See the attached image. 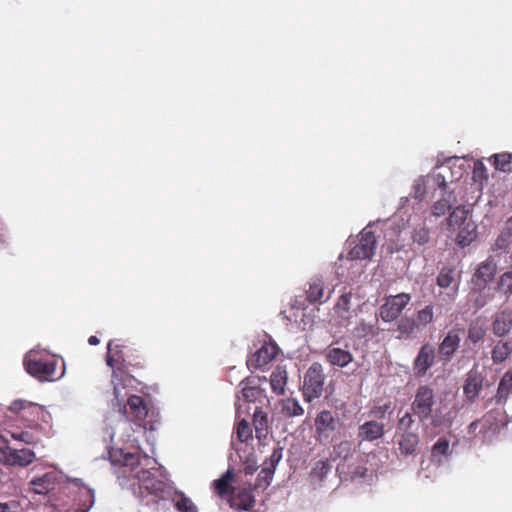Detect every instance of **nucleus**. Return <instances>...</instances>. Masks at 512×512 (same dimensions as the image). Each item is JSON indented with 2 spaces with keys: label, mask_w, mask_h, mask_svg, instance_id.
<instances>
[{
  "label": "nucleus",
  "mask_w": 512,
  "mask_h": 512,
  "mask_svg": "<svg viewBox=\"0 0 512 512\" xmlns=\"http://www.w3.org/2000/svg\"><path fill=\"white\" fill-rule=\"evenodd\" d=\"M28 374L39 381H56L65 374V362L55 356L31 351L23 361Z\"/></svg>",
  "instance_id": "f257e3e1"
},
{
  "label": "nucleus",
  "mask_w": 512,
  "mask_h": 512,
  "mask_svg": "<svg viewBox=\"0 0 512 512\" xmlns=\"http://www.w3.org/2000/svg\"><path fill=\"white\" fill-rule=\"evenodd\" d=\"M9 411L16 414L31 429L40 428V422H46L48 417L43 406L21 399L13 401L9 406Z\"/></svg>",
  "instance_id": "f03ea898"
},
{
  "label": "nucleus",
  "mask_w": 512,
  "mask_h": 512,
  "mask_svg": "<svg viewBox=\"0 0 512 512\" xmlns=\"http://www.w3.org/2000/svg\"><path fill=\"white\" fill-rule=\"evenodd\" d=\"M325 374L319 362L310 365L304 375L302 395L306 402H312L322 396L324 390Z\"/></svg>",
  "instance_id": "7ed1b4c3"
},
{
  "label": "nucleus",
  "mask_w": 512,
  "mask_h": 512,
  "mask_svg": "<svg viewBox=\"0 0 512 512\" xmlns=\"http://www.w3.org/2000/svg\"><path fill=\"white\" fill-rule=\"evenodd\" d=\"M340 426L341 421L336 413L327 409L320 411L314 419L316 441L319 443L329 442Z\"/></svg>",
  "instance_id": "20e7f679"
},
{
  "label": "nucleus",
  "mask_w": 512,
  "mask_h": 512,
  "mask_svg": "<svg viewBox=\"0 0 512 512\" xmlns=\"http://www.w3.org/2000/svg\"><path fill=\"white\" fill-rule=\"evenodd\" d=\"M435 405L434 390L428 385H420L411 403V410L420 422L425 423L433 412Z\"/></svg>",
  "instance_id": "39448f33"
},
{
  "label": "nucleus",
  "mask_w": 512,
  "mask_h": 512,
  "mask_svg": "<svg viewBox=\"0 0 512 512\" xmlns=\"http://www.w3.org/2000/svg\"><path fill=\"white\" fill-rule=\"evenodd\" d=\"M411 301V295L408 293H399L388 296L384 304L380 307V317L385 322L396 320L406 306Z\"/></svg>",
  "instance_id": "423d86ee"
},
{
  "label": "nucleus",
  "mask_w": 512,
  "mask_h": 512,
  "mask_svg": "<svg viewBox=\"0 0 512 512\" xmlns=\"http://www.w3.org/2000/svg\"><path fill=\"white\" fill-rule=\"evenodd\" d=\"M433 183L437 184L438 187L434 191V197L438 200L433 204L431 214L438 218L445 215L446 211L451 207V201L454 200L451 191H448L447 183L444 177L440 174L433 176Z\"/></svg>",
  "instance_id": "0eeeda50"
},
{
  "label": "nucleus",
  "mask_w": 512,
  "mask_h": 512,
  "mask_svg": "<svg viewBox=\"0 0 512 512\" xmlns=\"http://www.w3.org/2000/svg\"><path fill=\"white\" fill-rule=\"evenodd\" d=\"M464 328L455 326L451 328L438 345V354L442 361L450 362L460 348Z\"/></svg>",
  "instance_id": "6e6552de"
},
{
  "label": "nucleus",
  "mask_w": 512,
  "mask_h": 512,
  "mask_svg": "<svg viewBox=\"0 0 512 512\" xmlns=\"http://www.w3.org/2000/svg\"><path fill=\"white\" fill-rule=\"evenodd\" d=\"M124 346L110 341L107 346V365L112 369L114 377L122 378L129 372V363L126 360Z\"/></svg>",
  "instance_id": "1a4fd4ad"
},
{
  "label": "nucleus",
  "mask_w": 512,
  "mask_h": 512,
  "mask_svg": "<svg viewBox=\"0 0 512 512\" xmlns=\"http://www.w3.org/2000/svg\"><path fill=\"white\" fill-rule=\"evenodd\" d=\"M436 349L431 343H424L413 361V371L416 377H424L434 365Z\"/></svg>",
  "instance_id": "9d476101"
},
{
  "label": "nucleus",
  "mask_w": 512,
  "mask_h": 512,
  "mask_svg": "<svg viewBox=\"0 0 512 512\" xmlns=\"http://www.w3.org/2000/svg\"><path fill=\"white\" fill-rule=\"evenodd\" d=\"M36 458L34 451L30 449H13L9 446L0 448V460L7 465L25 467Z\"/></svg>",
  "instance_id": "9b49d317"
},
{
  "label": "nucleus",
  "mask_w": 512,
  "mask_h": 512,
  "mask_svg": "<svg viewBox=\"0 0 512 512\" xmlns=\"http://www.w3.org/2000/svg\"><path fill=\"white\" fill-rule=\"evenodd\" d=\"M278 353L279 348L275 343H264L260 349L247 359V367L251 370L262 369L273 361Z\"/></svg>",
  "instance_id": "f8f14e48"
},
{
  "label": "nucleus",
  "mask_w": 512,
  "mask_h": 512,
  "mask_svg": "<svg viewBox=\"0 0 512 512\" xmlns=\"http://www.w3.org/2000/svg\"><path fill=\"white\" fill-rule=\"evenodd\" d=\"M376 239L371 231L365 227L361 233L359 242L350 250L349 256L351 259H369L374 254Z\"/></svg>",
  "instance_id": "ddd939ff"
},
{
  "label": "nucleus",
  "mask_w": 512,
  "mask_h": 512,
  "mask_svg": "<svg viewBox=\"0 0 512 512\" xmlns=\"http://www.w3.org/2000/svg\"><path fill=\"white\" fill-rule=\"evenodd\" d=\"M123 414L127 420L135 422L140 426L148 414L147 403L143 397L131 395L123 408Z\"/></svg>",
  "instance_id": "4468645a"
},
{
  "label": "nucleus",
  "mask_w": 512,
  "mask_h": 512,
  "mask_svg": "<svg viewBox=\"0 0 512 512\" xmlns=\"http://www.w3.org/2000/svg\"><path fill=\"white\" fill-rule=\"evenodd\" d=\"M479 420L481 423L479 432L484 437L496 435L505 425L504 413L499 409L486 412Z\"/></svg>",
  "instance_id": "2eb2a0df"
},
{
  "label": "nucleus",
  "mask_w": 512,
  "mask_h": 512,
  "mask_svg": "<svg viewBox=\"0 0 512 512\" xmlns=\"http://www.w3.org/2000/svg\"><path fill=\"white\" fill-rule=\"evenodd\" d=\"M227 502L238 511H251L255 505L251 487H236Z\"/></svg>",
  "instance_id": "dca6fc26"
},
{
  "label": "nucleus",
  "mask_w": 512,
  "mask_h": 512,
  "mask_svg": "<svg viewBox=\"0 0 512 512\" xmlns=\"http://www.w3.org/2000/svg\"><path fill=\"white\" fill-rule=\"evenodd\" d=\"M497 272L496 263L488 258L480 263L472 277V283L478 290H483L494 279Z\"/></svg>",
  "instance_id": "f3484780"
},
{
  "label": "nucleus",
  "mask_w": 512,
  "mask_h": 512,
  "mask_svg": "<svg viewBox=\"0 0 512 512\" xmlns=\"http://www.w3.org/2000/svg\"><path fill=\"white\" fill-rule=\"evenodd\" d=\"M139 479V489L141 493L146 492L147 494L155 495L157 497L162 496L166 488V483L156 476L152 475L147 470H142L140 474H138Z\"/></svg>",
  "instance_id": "a211bd4d"
},
{
  "label": "nucleus",
  "mask_w": 512,
  "mask_h": 512,
  "mask_svg": "<svg viewBox=\"0 0 512 512\" xmlns=\"http://www.w3.org/2000/svg\"><path fill=\"white\" fill-rule=\"evenodd\" d=\"M484 377L481 372L476 369L470 370L463 385V393L466 399L473 403L483 388Z\"/></svg>",
  "instance_id": "6ab92c4d"
},
{
  "label": "nucleus",
  "mask_w": 512,
  "mask_h": 512,
  "mask_svg": "<svg viewBox=\"0 0 512 512\" xmlns=\"http://www.w3.org/2000/svg\"><path fill=\"white\" fill-rule=\"evenodd\" d=\"M234 472L228 469L220 478L214 480L211 484L213 493L222 500H228L236 487L232 486Z\"/></svg>",
  "instance_id": "aec40b11"
},
{
  "label": "nucleus",
  "mask_w": 512,
  "mask_h": 512,
  "mask_svg": "<svg viewBox=\"0 0 512 512\" xmlns=\"http://www.w3.org/2000/svg\"><path fill=\"white\" fill-rule=\"evenodd\" d=\"M325 359L332 366L344 368L353 361L354 357L349 349L331 344L325 352Z\"/></svg>",
  "instance_id": "412c9836"
},
{
  "label": "nucleus",
  "mask_w": 512,
  "mask_h": 512,
  "mask_svg": "<svg viewBox=\"0 0 512 512\" xmlns=\"http://www.w3.org/2000/svg\"><path fill=\"white\" fill-rule=\"evenodd\" d=\"M512 330V310L497 313L492 322V332L498 338L507 336Z\"/></svg>",
  "instance_id": "4be33fe9"
},
{
  "label": "nucleus",
  "mask_w": 512,
  "mask_h": 512,
  "mask_svg": "<svg viewBox=\"0 0 512 512\" xmlns=\"http://www.w3.org/2000/svg\"><path fill=\"white\" fill-rule=\"evenodd\" d=\"M385 433V425L383 423H379L375 420L367 421L364 424L360 425L358 431V437L362 441H375L384 436Z\"/></svg>",
  "instance_id": "5701e85b"
},
{
  "label": "nucleus",
  "mask_w": 512,
  "mask_h": 512,
  "mask_svg": "<svg viewBox=\"0 0 512 512\" xmlns=\"http://www.w3.org/2000/svg\"><path fill=\"white\" fill-rule=\"evenodd\" d=\"M420 439L416 432L400 433L398 445L403 456H411L416 453Z\"/></svg>",
  "instance_id": "b1692460"
},
{
  "label": "nucleus",
  "mask_w": 512,
  "mask_h": 512,
  "mask_svg": "<svg viewBox=\"0 0 512 512\" xmlns=\"http://www.w3.org/2000/svg\"><path fill=\"white\" fill-rule=\"evenodd\" d=\"M253 426L255 429L256 438L261 441L266 439L269 433V420L268 414L262 410L261 407H256L253 413Z\"/></svg>",
  "instance_id": "393cba45"
},
{
  "label": "nucleus",
  "mask_w": 512,
  "mask_h": 512,
  "mask_svg": "<svg viewBox=\"0 0 512 512\" xmlns=\"http://www.w3.org/2000/svg\"><path fill=\"white\" fill-rule=\"evenodd\" d=\"M512 395V368L508 369L499 381L494 400L497 404L504 405Z\"/></svg>",
  "instance_id": "a878e982"
},
{
  "label": "nucleus",
  "mask_w": 512,
  "mask_h": 512,
  "mask_svg": "<svg viewBox=\"0 0 512 512\" xmlns=\"http://www.w3.org/2000/svg\"><path fill=\"white\" fill-rule=\"evenodd\" d=\"M512 355V340H498L492 347L491 359L494 364H502Z\"/></svg>",
  "instance_id": "bb28decb"
},
{
  "label": "nucleus",
  "mask_w": 512,
  "mask_h": 512,
  "mask_svg": "<svg viewBox=\"0 0 512 512\" xmlns=\"http://www.w3.org/2000/svg\"><path fill=\"white\" fill-rule=\"evenodd\" d=\"M352 293H344L341 295L334 307L336 315L344 322L343 324H349L350 319L353 317V311L351 307Z\"/></svg>",
  "instance_id": "cd10ccee"
},
{
  "label": "nucleus",
  "mask_w": 512,
  "mask_h": 512,
  "mask_svg": "<svg viewBox=\"0 0 512 512\" xmlns=\"http://www.w3.org/2000/svg\"><path fill=\"white\" fill-rule=\"evenodd\" d=\"M332 465L329 459L319 460L312 467L309 473V480L312 484L322 483L331 472Z\"/></svg>",
  "instance_id": "c85d7f7f"
},
{
  "label": "nucleus",
  "mask_w": 512,
  "mask_h": 512,
  "mask_svg": "<svg viewBox=\"0 0 512 512\" xmlns=\"http://www.w3.org/2000/svg\"><path fill=\"white\" fill-rule=\"evenodd\" d=\"M287 379L288 375L286 369L282 366H277L270 376V385L272 391L277 395L284 394Z\"/></svg>",
  "instance_id": "c756f323"
},
{
  "label": "nucleus",
  "mask_w": 512,
  "mask_h": 512,
  "mask_svg": "<svg viewBox=\"0 0 512 512\" xmlns=\"http://www.w3.org/2000/svg\"><path fill=\"white\" fill-rule=\"evenodd\" d=\"M455 242L464 248L470 245L478 236L477 226H457Z\"/></svg>",
  "instance_id": "7c9ffc66"
},
{
  "label": "nucleus",
  "mask_w": 512,
  "mask_h": 512,
  "mask_svg": "<svg viewBox=\"0 0 512 512\" xmlns=\"http://www.w3.org/2000/svg\"><path fill=\"white\" fill-rule=\"evenodd\" d=\"M31 490L40 495L47 494L54 487V477L51 473H46L41 477L30 481Z\"/></svg>",
  "instance_id": "2f4dec72"
},
{
  "label": "nucleus",
  "mask_w": 512,
  "mask_h": 512,
  "mask_svg": "<svg viewBox=\"0 0 512 512\" xmlns=\"http://www.w3.org/2000/svg\"><path fill=\"white\" fill-rule=\"evenodd\" d=\"M280 413L285 417H297L304 414V409L295 398L282 399L279 402Z\"/></svg>",
  "instance_id": "473e14b6"
},
{
  "label": "nucleus",
  "mask_w": 512,
  "mask_h": 512,
  "mask_svg": "<svg viewBox=\"0 0 512 512\" xmlns=\"http://www.w3.org/2000/svg\"><path fill=\"white\" fill-rule=\"evenodd\" d=\"M418 326L412 317H402L397 321L396 331L399 333L398 339H408L411 335L418 330Z\"/></svg>",
  "instance_id": "72a5a7b5"
},
{
  "label": "nucleus",
  "mask_w": 512,
  "mask_h": 512,
  "mask_svg": "<svg viewBox=\"0 0 512 512\" xmlns=\"http://www.w3.org/2000/svg\"><path fill=\"white\" fill-rule=\"evenodd\" d=\"M95 502L94 491L86 486L80 489L77 498V512H88Z\"/></svg>",
  "instance_id": "f704fd0d"
},
{
  "label": "nucleus",
  "mask_w": 512,
  "mask_h": 512,
  "mask_svg": "<svg viewBox=\"0 0 512 512\" xmlns=\"http://www.w3.org/2000/svg\"><path fill=\"white\" fill-rule=\"evenodd\" d=\"M496 170L501 172H512V153L503 152L494 154L489 159Z\"/></svg>",
  "instance_id": "c9c22d12"
},
{
  "label": "nucleus",
  "mask_w": 512,
  "mask_h": 512,
  "mask_svg": "<svg viewBox=\"0 0 512 512\" xmlns=\"http://www.w3.org/2000/svg\"><path fill=\"white\" fill-rule=\"evenodd\" d=\"M487 334V327L480 320L472 321L468 326V340L476 344L482 341Z\"/></svg>",
  "instance_id": "e433bc0d"
},
{
  "label": "nucleus",
  "mask_w": 512,
  "mask_h": 512,
  "mask_svg": "<svg viewBox=\"0 0 512 512\" xmlns=\"http://www.w3.org/2000/svg\"><path fill=\"white\" fill-rule=\"evenodd\" d=\"M352 454V443L348 440L340 441L335 444L330 452V461L338 459H347Z\"/></svg>",
  "instance_id": "4c0bfd02"
},
{
  "label": "nucleus",
  "mask_w": 512,
  "mask_h": 512,
  "mask_svg": "<svg viewBox=\"0 0 512 512\" xmlns=\"http://www.w3.org/2000/svg\"><path fill=\"white\" fill-rule=\"evenodd\" d=\"M324 296V283L321 279H313L309 283L307 290V299L310 303L323 302Z\"/></svg>",
  "instance_id": "58836bf2"
},
{
  "label": "nucleus",
  "mask_w": 512,
  "mask_h": 512,
  "mask_svg": "<svg viewBox=\"0 0 512 512\" xmlns=\"http://www.w3.org/2000/svg\"><path fill=\"white\" fill-rule=\"evenodd\" d=\"M449 454V440L440 437L432 447L431 459L433 462L441 463L442 457Z\"/></svg>",
  "instance_id": "ea45409f"
},
{
  "label": "nucleus",
  "mask_w": 512,
  "mask_h": 512,
  "mask_svg": "<svg viewBox=\"0 0 512 512\" xmlns=\"http://www.w3.org/2000/svg\"><path fill=\"white\" fill-rule=\"evenodd\" d=\"M418 328L425 327L431 324L434 321V307L429 304L424 308L420 309L416 313V318H414Z\"/></svg>",
  "instance_id": "a19ab883"
},
{
  "label": "nucleus",
  "mask_w": 512,
  "mask_h": 512,
  "mask_svg": "<svg viewBox=\"0 0 512 512\" xmlns=\"http://www.w3.org/2000/svg\"><path fill=\"white\" fill-rule=\"evenodd\" d=\"M281 459H282V448L281 447L275 448L273 450L272 454L270 455L269 459H267L263 463L261 473L266 474V475L274 474L275 469Z\"/></svg>",
  "instance_id": "79ce46f5"
},
{
  "label": "nucleus",
  "mask_w": 512,
  "mask_h": 512,
  "mask_svg": "<svg viewBox=\"0 0 512 512\" xmlns=\"http://www.w3.org/2000/svg\"><path fill=\"white\" fill-rule=\"evenodd\" d=\"M512 242V227H505L495 241V250H506Z\"/></svg>",
  "instance_id": "37998d69"
},
{
  "label": "nucleus",
  "mask_w": 512,
  "mask_h": 512,
  "mask_svg": "<svg viewBox=\"0 0 512 512\" xmlns=\"http://www.w3.org/2000/svg\"><path fill=\"white\" fill-rule=\"evenodd\" d=\"M236 435L238 440L241 441L242 443H246L252 439V428L250 427L247 420L242 419L237 423Z\"/></svg>",
  "instance_id": "c03bdc74"
},
{
  "label": "nucleus",
  "mask_w": 512,
  "mask_h": 512,
  "mask_svg": "<svg viewBox=\"0 0 512 512\" xmlns=\"http://www.w3.org/2000/svg\"><path fill=\"white\" fill-rule=\"evenodd\" d=\"M497 289L507 298L512 295V271H507L500 276Z\"/></svg>",
  "instance_id": "a18cd8bd"
},
{
  "label": "nucleus",
  "mask_w": 512,
  "mask_h": 512,
  "mask_svg": "<svg viewBox=\"0 0 512 512\" xmlns=\"http://www.w3.org/2000/svg\"><path fill=\"white\" fill-rule=\"evenodd\" d=\"M453 272V268H442L437 276V285L441 288H448L454 282Z\"/></svg>",
  "instance_id": "49530a36"
},
{
  "label": "nucleus",
  "mask_w": 512,
  "mask_h": 512,
  "mask_svg": "<svg viewBox=\"0 0 512 512\" xmlns=\"http://www.w3.org/2000/svg\"><path fill=\"white\" fill-rule=\"evenodd\" d=\"M468 217L469 210L462 206H458L450 214L448 224H464L468 220Z\"/></svg>",
  "instance_id": "de8ad7c7"
},
{
  "label": "nucleus",
  "mask_w": 512,
  "mask_h": 512,
  "mask_svg": "<svg viewBox=\"0 0 512 512\" xmlns=\"http://www.w3.org/2000/svg\"><path fill=\"white\" fill-rule=\"evenodd\" d=\"M10 436L14 440L23 442L28 445H36L40 442V438L36 437L30 431L11 432Z\"/></svg>",
  "instance_id": "09e8293b"
},
{
  "label": "nucleus",
  "mask_w": 512,
  "mask_h": 512,
  "mask_svg": "<svg viewBox=\"0 0 512 512\" xmlns=\"http://www.w3.org/2000/svg\"><path fill=\"white\" fill-rule=\"evenodd\" d=\"M175 507L180 512H198V509L193 501L186 497L183 493H181L179 498L176 500Z\"/></svg>",
  "instance_id": "8fccbe9b"
},
{
  "label": "nucleus",
  "mask_w": 512,
  "mask_h": 512,
  "mask_svg": "<svg viewBox=\"0 0 512 512\" xmlns=\"http://www.w3.org/2000/svg\"><path fill=\"white\" fill-rule=\"evenodd\" d=\"M261 390L256 386L245 385L238 395V399H243L246 402H255L260 396Z\"/></svg>",
  "instance_id": "3c124183"
},
{
  "label": "nucleus",
  "mask_w": 512,
  "mask_h": 512,
  "mask_svg": "<svg viewBox=\"0 0 512 512\" xmlns=\"http://www.w3.org/2000/svg\"><path fill=\"white\" fill-rule=\"evenodd\" d=\"M413 415L414 414H412L410 412H405L404 415L399 418L398 424H397V430L400 433L413 432L411 430L412 426L415 423Z\"/></svg>",
  "instance_id": "603ef678"
},
{
  "label": "nucleus",
  "mask_w": 512,
  "mask_h": 512,
  "mask_svg": "<svg viewBox=\"0 0 512 512\" xmlns=\"http://www.w3.org/2000/svg\"><path fill=\"white\" fill-rule=\"evenodd\" d=\"M427 182H430V179L426 180L424 177H420L415 180L413 184V193L416 199L422 200L424 198Z\"/></svg>",
  "instance_id": "864d4df0"
},
{
  "label": "nucleus",
  "mask_w": 512,
  "mask_h": 512,
  "mask_svg": "<svg viewBox=\"0 0 512 512\" xmlns=\"http://www.w3.org/2000/svg\"><path fill=\"white\" fill-rule=\"evenodd\" d=\"M413 241L419 245H423L429 241V231L426 226H421L414 231Z\"/></svg>",
  "instance_id": "5fc2aeb1"
},
{
  "label": "nucleus",
  "mask_w": 512,
  "mask_h": 512,
  "mask_svg": "<svg viewBox=\"0 0 512 512\" xmlns=\"http://www.w3.org/2000/svg\"><path fill=\"white\" fill-rule=\"evenodd\" d=\"M473 178L475 180H482V179L487 180L488 179L487 169H486L485 165L483 164V162L476 161L474 163Z\"/></svg>",
  "instance_id": "6e6d98bb"
},
{
  "label": "nucleus",
  "mask_w": 512,
  "mask_h": 512,
  "mask_svg": "<svg viewBox=\"0 0 512 512\" xmlns=\"http://www.w3.org/2000/svg\"><path fill=\"white\" fill-rule=\"evenodd\" d=\"M273 475L274 474L266 475V474H262L260 472L258 474L257 481L255 483V488H262V489L267 488L270 485V483H271Z\"/></svg>",
  "instance_id": "4d7b16f0"
},
{
  "label": "nucleus",
  "mask_w": 512,
  "mask_h": 512,
  "mask_svg": "<svg viewBox=\"0 0 512 512\" xmlns=\"http://www.w3.org/2000/svg\"><path fill=\"white\" fill-rule=\"evenodd\" d=\"M391 408V402H388L384 405L375 406L371 410V415L377 418H383L385 413Z\"/></svg>",
  "instance_id": "13d9d810"
},
{
  "label": "nucleus",
  "mask_w": 512,
  "mask_h": 512,
  "mask_svg": "<svg viewBox=\"0 0 512 512\" xmlns=\"http://www.w3.org/2000/svg\"><path fill=\"white\" fill-rule=\"evenodd\" d=\"M258 469V465L255 461H246L243 467V472L246 475L254 474Z\"/></svg>",
  "instance_id": "bf43d9fd"
},
{
  "label": "nucleus",
  "mask_w": 512,
  "mask_h": 512,
  "mask_svg": "<svg viewBox=\"0 0 512 512\" xmlns=\"http://www.w3.org/2000/svg\"><path fill=\"white\" fill-rule=\"evenodd\" d=\"M139 462V455L138 454H131L127 453L124 456V465L126 466H134L135 464H138Z\"/></svg>",
  "instance_id": "052dcab7"
},
{
  "label": "nucleus",
  "mask_w": 512,
  "mask_h": 512,
  "mask_svg": "<svg viewBox=\"0 0 512 512\" xmlns=\"http://www.w3.org/2000/svg\"><path fill=\"white\" fill-rule=\"evenodd\" d=\"M478 427L481 428L480 420H475L471 422L470 425L468 426V433L470 435H475Z\"/></svg>",
  "instance_id": "680f3d73"
},
{
  "label": "nucleus",
  "mask_w": 512,
  "mask_h": 512,
  "mask_svg": "<svg viewBox=\"0 0 512 512\" xmlns=\"http://www.w3.org/2000/svg\"><path fill=\"white\" fill-rule=\"evenodd\" d=\"M367 473V468L365 467H358L354 472H353V477H364Z\"/></svg>",
  "instance_id": "e2e57ef3"
},
{
  "label": "nucleus",
  "mask_w": 512,
  "mask_h": 512,
  "mask_svg": "<svg viewBox=\"0 0 512 512\" xmlns=\"http://www.w3.org/2000/svg\"><path fill=\"white\" fill-rule=\"evenodd\" d=\"M99 342H100V341H99V339H98V337H97V336H94V335H93V336H90V337L88 338V343H89L90 345H93V346H94V345L99 344Z\"/></svg>",
  "instance_id": "0e129e2a"
},
{
  "label": "nucleus",
  "mask_w": 512,
  "mask_h": 512,
  "mask_svg": "<svg viewBox=\"0 0 512 512\" xmlns=\"http://www.w3.org/2000/svg\"><path fill=\"white\" fill-rule=\"evenodd\" d=\"M9 510V505L7 503H0V512H7Z\"/></svg>",
  "instance_id": "69168bd1"
},
{
  "label": "nucleus",
  "mask_w": 512,
  "mask_h": 512,
  "mask_svg": "<svg viewBox=\"0 0 512 512\" xmlns=\"http://www.w3.org/2000/svg\"><path fill=\"white\" fill-rule=\"evenodd\" d=\"M475 304H476L477 308H482L485 305V301L483 299H481V300L478 299V300H476Z\"/></svg>",
  "instance_id": "338daca9"
},
{
  "label": "nucleus",
  "mask_w": 512,
  "mask_h": 512,
  "mask_svg": "<svg viewBox=\"0 0 512 512\" xmlns=\"http://www.w3.org/2000/svg\"><path fill=\"white\" fill-rule=\"evenodd\" d=\"M134 366L139 367V368L143 367L142 363H140V362H137L136 364H134Z\"/></svg>",
  "instance_id": "774afa93"
}]
</instances>
